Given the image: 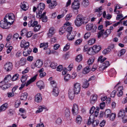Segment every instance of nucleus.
Wrapping results in <instances>:
<instances>
[{
    "mask_svg": "<svg viewBox=\"0 0 127 127\" xmlns=\"http://www.w3.org/2000/svg\"><path fill=\"white\" fill-rule=\"evenodd\" d=\"M87 19L86 17H83L82 15L79 14L77 16L74 21L75 25L78 27H79L82 24H86L89 20L88 19L87 20Z\"/></svg>",
    "mask_w": 127,
    "mask_h": 127,
    "instance_id": "1",
    "label": "nucleus"
},
{
    "mask_svg": "<svg viewBox=\"0 0 127 127\" xmlns=\"http://www.w3.org/2000/svg\"><path fill=\"white\" fill-rule=\"evenodd\" d=\"M14 21L11 23L8 22L7 19L6 18H4L3 20H1L0 22V27L3 29H8L10 27L9 26L13 24Z\"/></svg>",
    "mask_w": 127,
    "mask_h": 127,
    "instance_id": "2",
    "label": "nucleus"
},
{
    "mask_svg": "<svg viewBox=\"0 0 127 127\" xmlns=\"http://www.w3.org/2000/svg\"><path fill=\"white\" fill-rule=\"evenodd\" d=\"M46 13L45 12H44L42 14L41 12H40L37 13V17L39 19H41L42 22H46L48 20L47 17L45 15Z\"/></svg>",
    "mask_w": 127,
    "mask_h": 127,
    "instance_id": "3",
    "label": "nucleus"
},
{
    "mask_svg": "<svg viewBox=\"0 0 127 127\" xmlns=\"http://www.w3.org/2000/svg\"><path fill=\"white\" fill-rule=\"evenodd\" d=\"M81 90L80 84L78 83H75L73 86V91L74 93L78 94L79 93Z\"/></svg>",
    "mask_w": 127,
    "mask_h": 127,
    "instance_id": "4",
    "label": "nucleus"
},
{
    "mask_svg": "<svg viewBox=\"0 0 127 127\" xmlns=\"http://www.w3.org/2000/svg\"><path fill=\"white\" fill-rule=\"evenodd\" d=\"M76 32V31H73L67 33V38L68 40L69 41L72 40L74 39L75 36Z\"/></svg>",
    "mask_w": 127,
    "mask_h": 127,
    "instance_id": "5",
    "label": "nucleus"
},
{
    "mask_svg": "<svg viewBox=\"0 0 127 127\" xmlns=\"http://www.w3.org/2000/svg\"><path fill=\"white\" fill-rule=\"evenodd\" d=\"M79 0H74V2L72 4V8L74 10L78 9L80 7Z\"/></svg>",
    "mask_w": 127,
    "mask_h": 127,
    "instance_id": "6",
    "label": "nucleus"
},
{
    "mask_svg": "<svg viewBox=\"0 0 127 127\" xmlns=\"http://www.w3.org/2000/svg\"><path fill=\"white\" fill-rule=\"evenodd\" d=\"M29 42H26V41L24 40L21 41L20 44V46L21 48H23L25 49H27L29 48Z\"/></svg>",
    "mask_w": 127,
    "mask_h": 127,
    "instance_id": "7",
    "label": "nucleus"
},
{
    "mask_svg": "<svg viewBox=\"0 0 127 127\" xmlns=\"http://www.w3.org/2000/svg\"><path fill=\"white\" fill-rule=\"evenodd\" d=\"M38 24V22L37 21H35V19L34 18L31 19L29 21L28 23V26L29 27H34L37 25Z\"/></svg>",
    "mask_w": 127,
    "mask_h": 127,
    "instance_id": "8",
    "label": "nucleus"
},
{
    "mask_svg": "<svg viewBox=\"0 0 127 127\" xmlns=\"http://www.w3.org/2000/svg\"><path fill=\"white\" fill-rule=\"evenodd\" d=\"M12 67V63L10 62H8L6 63L4 65V68L7 71H9L11 70Z\"/></svg>",
    "mask_w": 127,
    "mask_h": 127,
    "instance_id": "9",
    "label": "nucleus"
},
{
    "mask_svg": "<svg viewBox=\"0 0 127 127\" xmlns=\"http://www.w3.org/2000/svg\"><path fill=\"white\" fill-rule=\"evenodd\" d=\"M42 100L41 95L38 93L35 96V101L37 103L40 102Z\"/></svg>",
    "mask_w": 127,
    "mask_h": 127,
    "instance_id": "10",
    "label": "nucleus"
},
{
    "mask_svg": "<svg viewBox=\"0 0 127 127\" xmlns=\"http://www.w3.org/2000/svg\"><path fill=\"white\" fill-rule=\"evenodd\" d=\"M78 106L75 104H74L72 109V112L74 115L78 114Z\"/></svg>",
    "mask_w": 127,
    "mask_h": 127,
    "instance_id": "11",
    "label": "nucleus"
},
{
    "mask_svg": "<svg viewBox=\"0 0 127 127\" xmlns=\"http://www.w3.org/2000/svg\"><path fill=\"white\" fill-rule=\"evenodd\" d=\"M93 27V25L92 23L89 24L86 26V29L87 30L90 31L92 29L94 31H95L97 29V27L95 26H94V28Z\"/></svg>",
    "mask_w": 127,
    "mask_h": 127,
    "instance_id": "12",
    "label": "nucleus"
},
{
    "mask_svg": "<svg viewBox=\"0 0 127 127\" xmlns=\"http://www.w3.org/2000/svg\"><path fill=\"white\" fill-rule=\"evenodd\" d=\"M101 47L100 46L94 45L91 48L93 52H94L95 53H97L101 49Z\"/></svg>",
    "mask_w": 127,
    "mask_h": 127,
    "instance_id": "13",
    "label": "nucleus"
},
{
    "mask_svg": "<svg viewBox=\"0 0 127 127\" xmlns=\"http://www.w3.org/2000/svg\"><path fill=\"white\" fill-rule=\"evenodd\" d=\"M45 4L43 3H40L37 7V10H38V13L40 12L42 13V11L44 9Z\"/></svg>",
    "mask_w": 127,
    "mask_h": 127,
    "instance_id": "14",
    "label": "nucleus"
},
{
    "mask_svg": "<svg viewBox=\"0 0 127 127\" xmlns=\"http://www.w3.org/2000/svg\"><path fill=\"white\" fill-rule=\"evenodd\" d=\"M32 51V49L30 48L27 49H25L23 52V56H27L28 55H30Z\"/></svg>",
    "mask_w": 127,
    "mask_h": 127,
    "instance_id": "15",
    "label": "nucleus"
},
{
    "mask_svg": "<svg viewBox=\"0 0 127 127\" xmlns=\"http://www.w3.org/2000/svg\"><path fill=\"white\" fill-rule=\"evenodd\" d=\"M59 93V90L58 88H53L52 91L53 95L55 96H58Z\"/></svg>",
    "mask_w": 127,
    "mask_h": 127,
    "instance_id": "16",
    "label": "nucleus"
},
{
    "mask_svg": "<svg viewBox=\"0 0 127 127\" xmlns=\"http://www.w3.org/2000/svg\"><path fill=\"white\" fill-rule=\"evenodd\" d=\"M76 122L77 124L80 125L82 122V118L79 115H78L76 118Z\"/></svg>",
    "mask_w": 127,
    "mask_h": 127,
    "instance_id": "17",
    "label": "nucleus"
},
{
    "mask_svg": "<svg viewBox=\"0 0 127 127\" xmlns=\"http://www.w3.org/2000/svg\"><path fill=\"white\" fill-rule=\"evenodd\" d=\"M8 104L5 103L0 107V113L5 110L8 107Z\"/></svg>",
    "mask_w": 127,
    "mask_h": 127,
    "instance_id": "18",
    "label": "nucleus"
},
{
    "mask_svg": "<svg viewBox=\"0 0 127 127\" xmlns=\"http://www.w3.org/2000/svg\"><path fill=\"white\" fill-rule=\"evenodd\" d=\"M112 113L111 110L110 109H107L106 110L105 112L104 113V117L106 118H108L110 115Z\"/></svg>",
    "mask_w": 127,
    "mask_h": 127,
    "instance_id": "19",
    "label": "nucleus"
},
{
    "mask_svg": "<svg viewBox=\"0 0 127 127\" xmlns=\"http://www.w3.org/2000/svg\"><path fill=\"white\" fill-rule=\"evenodd\" d=\"M37 86L40 89L44 88V83L42 81H40L36 83Z\"/></svg>",
    "mask_w": 127,
    "mask_h": 127,
    "instance_id": "20",
    "label": "nucleus"
},
{
    "mask_svg": "<svg viewBox=\"0 0 127 127\" xmlns=\"http://www.w3.org/2000/svg\"><path fill=\"white\" fill-rule=\"evenodd\" d=\"M54 28L52 27L50 28L49 30V33H48V35L49 37H51L54 33Z\"/></svg>",
    "mask_w": 127,
    "mask_h": 127,
    "instance_id": "21",
    "label": "nucleus"
},
{
    "mask_svg": "<svg viewBox=\"0 0 127 127\" xmlns=\"http://www.w3.org/2000/svg\"><path fill=\"white\" fill-rule=\"evenodd\" d=\"M43 63L42 61L40 60H37L35 64L36 66L38 68L41 67L43 65Z\"/></svg>",
    "mask_w": 127,
    "mask_h": 127,
    "instance_id": "22",
    "label": "nucleus"
},
{
    "mask_svg": "<svg viewBox=\"0 0 127 127\" xmlns=\"http://www.w3.org/2000/svg\"><path fill=\"white\" fill-rule=\"evenodd\" d=\"M84 51L85 52L88 51V53L90 55H92V54L91 53V51H92V50H91V48L88 47L87 45H85L84 47Z\"/></svg>",
    "mask_w": 127,
    "mask_h": 127,
    "instance_id": "23",
    "label": "nucleus"
},
{
    "mask_svg": "<svg viewBox=\"0 0 127 127\" xmlns=\"http://www.w3.org/2000/svg\"><path fill=\"white\" fill-rule=\"evenodd\" d=\"M75 94L74 93L72 92L71 90H69L68 92V96L70 99L72 100L74 98Z\"/></svg>",
    "mask_w": 127,
    "mask_h": 127,
    "instance_id": "24",
    "label": "nucleus"
},
{
    "mask_svg": "<svg viewBox=\"0 0 127 127\" xmlns=\"http://www.w3.org/2000/svg\"><path fill=\"white\" fill-rule=\"evenodd\" d=\"M110 65L109 62L108 61H106L103 64V66L101 67L103 70H104Z\"/></svg>",
    "mask_w": 127,
    "mask_h": 127,
    "instance_id": "25",
    "label": "nucleus"
},
{
    "mask_svg": "<svg viewBox=\"0 0 127 127\" xmlns=\"http://www.w3.org/2000/svg\"><path fill=\"white\" fill-rule=\"evenodd\" d=\"M57 4L56 1H53L49 5V7L51 9L54 8Z\"/></svg>",
    "mask_w": 127,
    "mask_h": 127,
    "instance_id": "26",
    "label": "nucleus"
},
{
    "mask_svg": "<svg viewBox=\"0 0 127 127\" xmlns=\"http://www.w3.org/2000/svg\"><path fill=\"white\" fill-rule=\"evenodd\" d=\"M4 18H6V19L8 18L9 20H13L15 18V16L13 14L10 13L7 14Z\"/></svg>",
    "mask_w": 127,
    "mask_h": 127,
    "instance_id": "27",
    "label": "nucleus"
},
{
    "mask_svg": "<svg viewBox=\"0 0 127 127\" xmlns=\"http://www.w3.org/2000/svg\"><path fill=\"white\" fill-rule=\"evenodd\" d=\"M125 111L124 110L122 109L119 111L118 115V117L122 118L125 115Z\"/></svg>",
    "mask_w": 127,
    "mask_h": 127,
    "instance_id": "28",
    "label": "nucleus"
},
{
    "mask_svg": "<svg viewBox=\"0 0 127 127\" xmlns=\"http://www.w3.org/2000/svg\"><path fill=\"white\" fill-rule=\"evenodd\" d=\"M28 95L27 93H24L21 95L20 97V99L22 100H25L26 99Z\"/></svg>",
    "mask_w": 127,
    "mask_h": 127,
    "instance_id": "29",
    "label": "nucleus"
},
{
    "mask_svg": "<svg viewBox=\"0 0 127 127\" xmlns=\"http://www.w3.org/2000/svg\"><path fill=\"white\" fill-rule=\"evenodd\" d=\"M48 43H41L40 45V48L44 47L43 49L45 50L48 47Z\"/></svg>",
    "mask_w": 127,
    "mask_h": 127,
    "instance_id": "30",
    "label": "nucleus"
},
{
    "mask_svg": "<svg viewBox=\"0 0 127 127\" xmlns=\"http://www.w3.org/2000/svg\"><path fill=\"white\" fill-rule=\"evenodd\" d=\"M97 96L96 95H93L91 97V103H94L96 100Z\"/></svg>",
    "mask_w": 127,
    "mask_h": 127,
    "instance_id": "31",
    "label": "nucleus"
},
{
    "mask_svg": "<svg viewBox=\"0 0 127 127\" xmlns=\"http://www.w3.org/2000/svg\"><path fill=\"white\" fill-rule=\"evenodd\" d=\"M89 81L86 80L83 83L82 87L83 88H87L89 85Z\"/></svg>",
    "mask_w": 127,
    "mask_h": 127,
    "instance_id": "32",
    "label": "nucleus"
},
{
    "mask_svg": "<svg viewBox=\"0 0 127 127\" xmlns=\"http://www.w3.org/2000/svg\"><path fill=\"white\" fill-rule=\"evenodd\" d=\"M94 118L92 120V121H93L92 123V126L93 127H95L98 125L99 124V121L98 120H96L94 121Z\"/></svg>",
    "mask_w": 127,
    "mask_h": 127,
    "instance_id": "33",
    "label": "nucleus"
},
{
    "mask_svg": "<svg viewBox=\"0 0 127 127\" xmlns=\"http://www.w3.org/2000/svg\"><path fill=\"white\" fill-rule=\"evenodd\" d=\"M90 66H87L84 69L83 73L84 74H87L89 72L90 70Z\"/></svg>",
    "mask_w": 127,
    "mask_h": 127,
    "instance_id": "34",
    "label": "nucleus"
},
{
    "mask_svg": "<svg viewBox=\"0 0 127 127\" xmlns=\"http://www.w3.org/2000/svg\"><path fill=\"white\" fill-rule=\"evenodd\" d=\"M66 31V28L63 26L60 29L59 32H60V34L61 35L62 34Z\"/></svg>",
    "mask_w": 127,
    "mask_h": 127,
    "instance_id": "35",
    "label": "nucleus"
},
{
    "mask_svg": "<svg viewBox=\"0 0 127 127\" xmlns=\"http://www.w3.org/2000/svg\"><path fill=\"white\" fill-rule=\"evenodd\" d=\"M106 59V58H102V57L100 56L98 58L97 60V62L98 63H102Z\"/></svg>",
    "mask_w": 127,
    "mask_h": 127,
    "instance_id": "36",
    "label": "nucleus"
},
{
    "mask_svg": "<svg viewBox=\"0 0 127 127\" xmlns=\"http://www.w3.org/2000/svg\"><path fill=\"white\" fill-rule=\"evenodd\" d=\"M26 59L24 58H22L20 60V64L21 65H24L25 64Z\"/></svg>",
    "mask_w": 127,
    "mask_h": 127,
    "instance_id": "37",
    "label": "nucleus"
},
{
    "mask_svg": "<svg viewBox=\"0 0 127 127\" xmlns=\"http://www.w3.org/2000/svg\"><path fill=\"white\" fill-rule=\"evenodd\" d=\"M27 77L28 76L26 75L23 74L22 75L21 79V81L22 83H24L26 80Z\"/></svg>",
    "mask_w": 127,
    "mask_h": 127,
    "instance_id": "38",
    "label": "nucleus"
},
{
    "mask_svg": "<svg viewBox=\"0 0 127 127\" xmlns=\"http://www.w3.org/2000/svg\"><path fill=\"white\" fill-rule=\"evenodd\" d=\"M95 58L94 57H91L89 59L88 61V64L89 65L92 64L94 61Z\"/></svg>",
    "mask_w": 127,
    "mask_h": 127,
    "instance_id": "39",
    "label": "nucleus"
},
{
    "mask_svg": "<svg viewBox=\"0 0 127 127\" xmlns=\"http://www.w3.org/2000/svg\"><path fill=\"white\" fill-rule=\"evenodd\" d=\"M116 116V114H115L112 113L110 115L108 118L111 121H113L115 119Z\"/></svg>",
    "mask_w": 127,
    "mask_h": 127,
    "instance_id": "40",
    "label": "nucleus"
},
{
    "mask_svg": "<svg viewBox=\"0 0 127 127\" xmlns=\"http://www.w3.org/2000/svg\"><path fill=\"white\" fill-rule=\"evenodd\" d=\"M111 51V49L110 48H107L105 49L102 51L103 54L104 55L108 54Z\"/></svg>",
    "mask_w": 127,
    "mask_h": 127,
    "instance_id": "41",
    "label": "nucleus"
},
{
    "mask_svg": "<svg viewBox=\"0 0 127 127\" xmlns=\"http://www.w3.org/2000/svg\"><path fill=\"white\" fill-rule=\"evenodd\" d=\"M82 59V56L81 55H79L77 56L75 59L76 61L80 62L81 61Z\"/></svg>",
    "mask_w": 127,
    "mask_h": 127,
    "instance_id": "42",
    "label": "nucleus"
},
{
    "mask_svg": "<svg viewBox=\"0 0 127 127\" xmlns=\"http://www.w3.org/2000/svg\"><path fill=\"white\" fill-rule=\"evenodd\" d=\"M19 74H16L14 75L12 78V80L13 81L16 80L19 78Z\"/></svg>",
    "mask_w": 127,
    "mask_h": 127,
    "instance_id": "43",
    "label": "nucleus"
},
{
    "mask_svg": "<svg viewBox=\"0 0 127 127\" xmlns=\"http://www.w3.org/2000/svg\"><path fill=\"white\" fill-rule=\"evenodd\" d=\"M64 114L65 116L66 117L70 116V112L68 108H66L65 110Z\"/></svg>",
    "mask_w": 127,
    "mask_h": 127,
    "instance_id": "44",
    "label": "nucleus"
},
{
    "mask_svg": "<svg viewBox=\"0 0 127 127\" xmlns=\"http://www.w3.org/2000/svg\"><path fill=\"white\" fill-rule=\"evenodd\" d=\"M57 65V64L56 63L53 62L50 64V66L52 69H54L56 68Z\"/></svg>",
    "mask_w": 127,
    "mask_h": 127,
    "instance_id": "45",
    "label": "nucleus"
},
{
    "mask_svg": "<svg viewBox=\"0 0 127 127\" xmlns=\"http://www.w3.org/2000/svg\"><path fill=\"white\" fill-rule=\"evenodd\" d=\"M95 39L94 38H92L88 40V44L89 45L93 44L95 42Z\"/></svg>",
    "mask_w": 127,
    "mask_h": 127,
    "instance_id": "46",
    "label": "nucleus"
},
{
    "mask_svg": "<svg viewBox=\"0 0 127 127\" xmlns=\"http://www.w3.org/2000/svg\"><path fill=\"white\" fill-rule=\"evenodd\" d=\"M11 79H12L11 76L10 75H8L4 78V81H5V82L7 83Z\"/></svg>",
    "mask_w": 127,
    "mask_h": 127,
    "instance_id": "47",
    "label": "nucleus"
},
{
    "mask_svg": "<svg viewBox=\"0 0 127 127\" xmlns=\"http://www.w3.org/2000/svg\"><path fill=\"white\" fill-rule=\"evenodd\" d=\"M27 33V30L25 29H24L22 30L21 32V35L23 36L26 35Z\"/></svg>",
    "mask_w": 127,
    "mask_h": 127,
    "instance_id": "48",
    "label": "nucleus"
},
{
    "mask_svg": "<svg viewBox=\"0 0 127 127\" xmlns=\"http://www.w3.org/2000/svg\"><path fill=\"white\" fill-rule=\"evenodd\" d=\"M10 84H6V83H4V85L1 88L3 90H5L10 87Z\"/></svg>",
    "mask_w": 127,
    "mask_h": 127,
    "instance_id": "49",
    "label": "nucleus"
},
{
    "mask_svg": "<svg viewBox=\"0 0 127 127\" xmlns=\"http://www.w3.org/2000/svg\"><path fill=\"white\" fill-rule=\"evenodd\" d=\"M126 52V49H123L121 50L119 54H118V56H121L122 55H123Z\"/></svg>",
    "mask_w": 127,
    "mask_h": 127,
    "instance_id": "50",
    "label": "nucleus"
},
{
    "mask_svg": "<svg viewBox=\"0 0 127 127\" xmlns=\"http://www.w3.org/2000/svg\"><path fill=\"white\" fill-rule=\"evenodd\" d=\"M70 45V44L69 43H67V44L63 48V51H66L68 50L69 48Z\"/></svg>",
    "mask_w": 127,
    "mask_h": 127,
    "instance_id": "51",
    "label": "nucleus"
},
{
    "mask_svg": "<svg viewBox=\"0 0 127 127\" xmlns=\"http://www.w3.org/2000/svg\"><path fill=\"white\" fill-rule=\"evenodd\" d=\"M50 83L52 87H53V88H58L57 87V83L54 81H51L50 82Z\"/></svg>",
    "mask_w": 127,
    "mask_h": 127,
    "instance_id": "52",
    "label": "nucleus"
},
{
    "mask_svg": "<svg viewBox=\"0 0 127 127\" xmlns=\"http://www.w3.org/2000/svg\"><path fill=\"white\" fill-rule=\"evenodd\" d=\"M70 79V76L69 74H67L66 75L64 76V79L66 81H67Z\"/></svg>",
    "mask_w": 127,
    "mask_h": 127,
    "instance_id": "53",
    "label": "nucleus"
},
{
    "mask_svg": "<svg viewBox=\"0 0 127 127\" xmlns=\"http://www.w3.org/2000/svg\"><path fill=\"white\" fill-rule=\"evenodd\" d=\"M21 102L20 100H18L16 101L15 103V107L16 108L18 107L21 104Z\"/></svg>",
    "mask_w": 127,
    "mask_h": 127,
    "instance_id": "54",
    "label": "nucleus"
},
{
    "mask_svg": "<svg viewBox=\"0 0 127 127\" xmlns=\"http://www.w3.org/2000/svg\"><path fill=\"white\" fill-rule=\"evenodd\" d=\"M40 26L37 24L35 27L33 29V31L34 32L38 31L40 30Z\"/></svg>",
    "mask_w": 127,
    "mask_h": 127,
    "instance_id": "55",
    "label": "nucleus"
},
{
    "mask_svg": "<svg viewBox=\"0 0 127 127\" xmlns=\"http://www.w3.org/2000/svg\"><path fill=\"white\" fill-rule=\"evenodd\" d=\"M91 35V33L90 32H87L85 34L84 37L85 39H87Z\"/></svg>",
    "mask_w": 127,
    "mask_h": 127,
    "instance_id": "56",
    "label": "nucleus"
},
{
    "mask_svg": "<svg viewBox=\"0 0 127 127\" xmlns=\"http://www.w3.org/2000/svg\"><path fill=\"white\" fill-rule=\"evenodd\" d=\"M20 6L21 8L24 11H26L27 9V6L24 3H21Z\"/></svg>",
    "mask_w": 127,
    "mask_h": 127,
    "instance_id": "57",
    "label": "nucleus"
},
{
    "mask_svg": "<svg viewBox=\"0 0 127 127\" xmlns=\"http://www.w3.org/2000/svg\"><path fill=\"white\" fill-rule=\"evenodd\" d=\"M62 121L61 119L60 118H58L56 120V122L58 125L61 124L62 122Z\"/></svg>",
    "mask_w": 127,
    "mask_h": 127,
    "instance_id": "58",
    "label": "nucleus"
},
{
    "mask_svg": "<svg viewBox=\"0 0 127 127\" xmlns=\"http://www.w3.org/2000/svg\"><path fill=\"white\" fill-rule=\"evenodd\" d=\"M73 31H72V28L71 27L69 26L66 28V31L68 32V33Z\"/></svg>",
    "mask_w": 127,
    "mask_h": 127,
    "instance_id": "59",
    "label": "nucleus"
},
{
    "mask_svg": "<svg viewBox=\"0 0 127 127\" xmlns=\"http://www.w3.org/2000/svg\"><path fill=\"white\" fill-rule=\"evenodd\" d=\"M83 4L85 6H88L89 4V1L88 0H84L83 2Z\"/></svg>",
    "mask_w": 127,
    "mask_h": 127,
    "instance_id": "60",
    "label": "nucleus"
},
{
    "mask_svg": "<svg viewBox=\"0 0 127 127\" xmlns=\"http://www.w3.org/2000/svg\"><path fill=\"white\" fill-rule=\"evenodd\" d=\"M66 12V11L64 12L63 14H61L57 16V18L58 19H60L61 18H62L64 16V15L65 14Z\"/></svg>",
    "mask_w": 127,
    "mask_h": 127,
    "instance_id": "61",
    "label": "nucleus"
},
{
    "mask_svg": "<svg viewBox=\"0 0 127 127\" xmlns=\"http://www.w3.org/2000/svg\"><path fill=\"white\" fill-rule=\"evenodd\" d=\"M72 16V15L71 14H67L66 16L65 19L66 21L69 20Z\"/></svg>",
    "mask_w": 127,
    "mask_h": 127,
    "instance_id": "62",
    "label": "nucleus"
},
{
    "mask_svg": "<svg viewBox=\"0 0 127 127\" xmlns=\"http://www.w3.org/2000/svg\"><path fill=\"white\" fill-rule=\"evenodd\" d=\"M123 122L124 123H126L127 121V116L125 115L122 117Z\"/></svg>",
    "mask_w": 127,
    "mask_h": 127,
    "instance_id": "63",
    "label": "nucleus"
},
{
    "mask_svg": "<svg viewBox=\"0 0 127 127\" xmlns=\"http://www.w3.org/2000/svg\"><path fill=\"white\" fill-rule=\"evenodd\" d=\"M99 110V108H97L96 110L95 111L94 113V115L96 117H97L98 115Z\"/></svg>",
    "mask_w": 127,
    "mask_h": 127,
    "instance_id": "64",
    "label": "nucleus"
}]
</instances>
